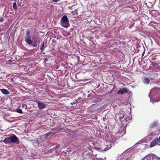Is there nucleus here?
Here are the masks:
<instances>
[{
  "label": "nucleus",
  "mask_w": 160,
  "mask_h": 160,
  "mask_svg": "<svg viewBox=\"0 0 160 160\" xmlns=\"http://www.w3.org/2000/svg\"><path fill=\"white\" fill-rule=\"evenodd\" d=\"M150 101H151V102H153V101L152 100H151H151H150Z\"/></svg>",
  "instance_id": "79ce46f5"
},
{
  "label": "nucleus",
  "mask_w": 160,
  "mask_h": 160,
  "mask_svg": "<svg viewBox=\"0 0 160 160\" xmlns=\"http://www.w3.org/2000/svg\"><path fill=\"white\" fill-rule=\"evenodd\" d=\"M96 148V149H98V150H99V149H100V148Z\"/></svg>",
  "instance_id": "a19ab883"
},
{
  "label": "nucleus",
  "mask_w": 160,
  "mask_h": 160,
  "mask_svg": "<svg viewBox=\"0 0 160 160\" xmlns=\"http://www.w3.org/2000/svg\"><path fill=\"white\" fill-rule=\"evenodd\" d=\"M153 158L154 159H155L158 160H160V157H158L157 155H154L153 156Z\"/></svg>",
  "instance_id": "a211bd4d"
},
{
  "label": "nucleus",
  "mask_w": 160,
  "mask_h": 160,
  "mask_svg": "<svg viewBox=\"0 0 160 160\" xmlns=\"http://www.w3.org/2000/svg\"><path fill=\"white\" fill-rule=\"evenodd\" d=\"M114 89V87H113V88L112 89V90H111L110 91H109V92H108L107 94H111V93H112L113 92V90Z\"/></svg>",
  "instance_id": "412c9836"
},
{
  "label": "nucleus",
  "mask_w": 160,
  "mask_h": 160,
  "mask_svg": "<svg viewBox=\"0 0 160 160\" xmlns=\"http://www.w3.org/2000/svg\"><path fill=\"white\" fill-rule=\"evenodd\" d=\"M148 155L146 156L145 157H143L141 160H144L145 159V158L148 157Z\"/></svg>",
  "instance_id": "7c9ffc66"
},
{
  "label": "nucleus",
  "mask_w": 160,
  "mask_h": 160,
  "mask_svg": "<svg viewBox=\"0 0 160 160\" xmlns=\"http://www.w3.org/2000/svg\"><path fill=\"white\" fill-rule=\"evenodd\" d=\"M59 147V146L58 145V146H56L54 148H53V149H57V148H58Z\"/></svg>",
  "instance_id": "c9c22d12"
},
{
  "label": "nucleus",
  "mask_w": 160,
  "mask_h": 160,
  "mask_svg": "<svg viewBox=\"0 0 160 160\" xmlns=\"http://www.w3.org/2000/svg\"><path fill=\"white\" fill-rule=\"evenodd\" d=\"M13 8L14 10H16L17 9V6L16 2L13 3Z\"/></svg>",
  "instance_id": "f3484780"
},
{
  "label": "nucleus",
  "mask_w": 160,
  "mask_h": 160,
  "mask_svg": "<svg viewBox=\"0 0 160 160\" xmlns=\"http://www.w3.org/2000/svg\"><path fill=\"white\" fill-rule=\"evenodd\" d=\"M0 90L1 92L4 94L7 95L10 93V92L7 90L5 89H0Z\"/></svg>",
  "instance_id": "9d476101"
},
{
  "label": "nucleus",
  "mask_w": 160,
  "mask_h": 160,
  "mask_svg": "<svg viewBox=\"0 0 160 160\" xmlns=\"http://www.w3.org/2000/svg\"><path fill=\"white\" fill-rule=\"evenodd\" d=\"M150 79L148 78H144L143 82L146 84H148L150 82Z\"/></svg>",
  "instance_id": "f8f14e48"
},
{
  "label": "nucleus",
  "mask_w": 160,
  "mask_h": 160,
  "mask_svg": "<svg viewBox=\"0 0 160 160\" xmlns=\"http://www.w3.org/2000/svg\"><path fill=\"white\" fill-rule=\"evenodd\" d=\"M110 148H105L104 149H103V150L104 151H106L108 150Z\"/></svg>",
  "instance_id": "72a5a7b5"
},
{
  "label": "nucleus",
  "mask_w": 160,
  "mask_h": 160,
  "mask_svg": "<svg viewBox=\"0 0 160 160\" xmlns=\"http://www.w3.org/2000/svg\"><path fill=\"white\" fill-rule=\"evenodd\" d=\"M118 116H119V120H121L122 119H123L124 117V114L123 113H120L118 114Z\"/></svg>",
  "instance_id": "4468645a"
},
{
  "label": "nucleus",
  "mask_w": 160,
  "mask_h": 160,
  "mask_svg": "<svg viewBox=\"0 0 160 160\" xmlns=\"http://www.w3.org/2000/svg\"><path fill=\"white\" fill-rule=\"evenodd\" d=\"M16 111L18 113H23V112L22 111L21 109L17 108L16 109Z\"/></svg>",
  "instance_id": "dca6fc26"
},
{
  "label": "nucleus",
  "mask_w": 160,
  "mask_h": 160,
  "mask_svg": "<svg viewBox=\"0 0 160 160\" xmlns=\"http://www.w3.org/2000/svg\"><path fill=\"white\" fill-rule=\"evenodd\" d=\"M159 142L158 138H155L150 143V147H153L156 145H158Z\"/></svg>",
  "instance_id": "39448f33"
},
{
  "label": "nucleus",
  "mask_w": 160,
  "mask_h": 160,
  "mask_svg": "<svg viewBox=\"0 0 160 160\" xmlns=\"http://www.w3.org/2000/svg\"><path fill=\"white\" fill-rule=\"evenodd\" d=\"M3 142H4L5 144H10L11 143L10 137L7 138H6L3 140Z\"/></svg>",
  "instance_id": "6e6552de"
},
{
  "label": "nucleus",
  "mask_w": 160,
  "mask_h": 160,
  "mask_svg": "<svg viewBox=\"0 0 160 160\" xmlns=\"http://www.w3.org/2000/svg\"><path fill=\"white\" fill-rule=\"evenodd\" d=\"M77 58H78V60H79L80 59V57L79 56H76Z\"/></svg>",
  "instance_id": "4c0bfd02"
},
{
  "label": "nucleus",
  "mask_w": 160,
  "mask_h": 160,
  "mask_svg": "<svg viewBox=\"0 0 160 160\" xmlns=\"http://www.w3.org/2000/svg\"><path fill=\"white\" fill-rule=\"evenodd\" d=\"M82 99V98H78V99H77V100H76V102H80V100Z\"/></svg>",
  "instance_id": "c85d7f7f"
},
{
  "label": "nucleus",
  "mask_w": 160,
  "mask_h": 160,
  "mask_svg": "<svg viewBox=\"0 0 160 160\" xmlns=\"http://www.w3.org/2000/svg\"><path fill=\"white\" fill-rule=\"evenodd\" d=\"M26 34L28 35H30V31L29 30H28L26 32Z\"/></svg>",
  "instance_id": "bb28decb"
},
{
  "label": "nucleus",
  "mask_w": 160,
  "mask_h": 160,
  "mask_svg": "<svg viewBox=\"0 0 160 160\" xmlns=\"http://www.w3.org/2000/svg\"><path fill=\"white\" fill-rule=\"evenodd\" d=\"M27 105L25 104H23L22 105V108H24L26 109L27 108Z\"/></svg>",
  "instance_id": "6ab92c4d"
},
{
  "label": "nucleus",
  "mask_w": 160,
  "mask_h": 160,
  "mask_svg": "<svg viewBox=\"0 0 160 160\" xmlns=\"http://www.w3.org/2000/svg\"><path fill=\"white\" fill-rule=\"evenodd\" d=\"M11 143L12 142L16 143L17 144L19 143L20 142L19 139L14 134H12L11 137H10Z\"/></svg>",
  "instance_id": "7ed1b4c3"
},
{
  "label": "nucleus",
  "mask_w": 160,
  "mask_h": 160,
  "mask_svg": "<svg viewBox=\"0 0 160 160\" xmlns=\"http://www.w3.org/2000/svg\"><path fill=\"white\" fill-rule=\"evenodd\" d=\"M128 91V89L127 88H120L118 92V94H123L127 93Z\"/></svg>",
  "instance_id": "20e7f679"
},
{
  "label": "nucleus",
  "mask_w": 160,
  "mask_h": 160,
  "mask_svg": "<svg viewBox=\"0 0 160 160\" xmlns=\"http://www.w3.org/2000/svg\"><path fill=\"white\" fill-rule=\"evenodd\" d=\"M155 12V10H152V11H151V12H152V13H153V12Z\"/></svg>",
  "instance_id": "e433bc0d"
},
{
  "label": "nucleus",
  "mask_w": 160,
  "mask_h": 160,
  "mask_svg": "<svg viewBox=\"0 0 160 160\" xmlns=\"http://www.w3.org/2000/svg\"><path fill=\"white\" fill-rule=\"evenodd\" d=\"M100 29V27H95L94 28L92 29V31H91L93 32H96L97 31L99 30Z\"/></svg>",
  "instance_id": "2eb2a0df"
},
{
  "label": "nucleus",
  "mask_w": 160,
  "mask_h": 160,
  "mask_svg": "<svg viewBox=\"0 0 160 160\" xmlns=\"http://www.w3.org/2000/svg\"><path fill=\"white\" fill-rule=\"evenodd\" d=\"M26 41L28 44L30 45H31L32 42L31 37L30 36L26 38Z\"/></svg>",
  "instance_id": "0eeeda50"
},
{
  "label": "nucleus",
  "mask_w": 160,
  "mask_h": 160,
  "mask_svg": "<svg viewBox=\"0 0 160 160\" xmlns=\"http://www.w3.org/2000/svg\"><path fill=\"white\" fill-rule=\"evenodd\" d=\"M34 40L35 42L38 43L40 42L41 38L39 37L36 36L34 37Z\"/></svg>",
  "instance_id": "1a4fd4ad"
},
{
  "label": "nucleus",
  "mask_w": 160,
  "mask_h": 160,
  "mask_svg": "<svg viewBox=\"0 0 160 160\" xmlns=\"http://www.w3.org/2000/svg\"><path fill=\"white\" fill-rule=\"evenodd\" d=\"M44 41H43V42L41 44L40 46V47H42V48H43L44 47Z\"/></svg>",
  "instance_id": "393cba45"
},
{
  "label": "nucleus",
  "mask_w": 160,
  "mask_h": 160,
  "mask_svg": "<svg viewBox=\"0 0 160 160\" xmlns=\"http://www.w3.org/2000/svg\"><path fill=\"white\" fill-rule=\"evenodd\" d=\"M144 53V52H143V53L142 54V56H143V55Z\"/></svg>",
  "instance_id": "37998d69"
},
{
  "label": "nucleus",
  "mask_w": 160,
  "mask_h": 160,
  "mask_svg": "<svg viewBox=\"0 0 160 160\" xmlns=\"http://www.w3.org/2000/svg\"><path fill=\"white\" fill-rule=\"evenodd\" d=\"M48 61V59L47 58H45L44 59L43 61V63L45 64H46V62Z\"/></svg>",
  "instance_id": "aec40b11"
},
{
  "label": "nucleus",
  "mask_w": 160,
  "mask_h": 160,
  "mask_svg": "<svg viewBox=\"0 0 160 160\" xmlns=\"http://www.w3.org/2000/svg\"><path fill=\"white\" fill-rule=\"evenodd\" d=\"M61 25L65 28L69 27L70 24L67 17L66 15L63 16L61 20Z\"/></svg>",
  "instance_id": "f257e3e1"
},
{
  "label": "nucleus",
  "mask_w": 160,
  "mask_h": 160,
  "mask_svg": "<svg viewBox=\"0 0 160 160\" xmlns=\"http://www.w3.org/2000/svg\"><path fill=\"white\" fill-rule=\"evenodd\" d=\"M58 130V128H54L52 129V131H54V130Z\"/></svg>",
  "instance_id": "cd10ccee"
},
{
  "label": "nucleus",
  "mask_w": 160,
  "mask_h": 160,
  "mask_svg": "<svg viewBox=\"0 0 160 160\" xmlns=\"http://www.w3.org/2000/svg\"><path fill=\"white\" fill-rule=\"evenodd\" d=\"M75 104H77V102L76 101L75 102H72V103H71V104L72 105H74Z\"/></svg>",
  "instance_id": "473e14b6"
},
{
  "label": "nucleus",
  "mask_w": 160,
  "mask_h": 160,
  "mask_svg": "<svg viewBox=\"0 0 160 160\" xmlns=\"http://www.w3.org/2000/svg\"><path fill=\"white\" fill-rule=\"evenodd\" d=\"M152 65L154 67H155L157 64V63L155 62H153L152 63Z\"/></svg>",
  "instance_id": "4be33fe9"
},
{
  "label": "nucleus",
  "mask_w": 160,
  "mask_h": 160,
  "mask_svg": "<svg viewBox=\"0 0 160 160\" xmlns=\"http://www.w3.org/2000/svg\"><path fill=\"white\" fill-rule=\"evenodd\" d=\"M37 43H35H35L33 44H32V45L33 47H36L37 46Z\"/></svg>",
  "instance_id": "c756f323"
},
{
  "label": "nucleus",
  "mask_w": 160,
  "mask_h": 160,
  "mask_svg": "<svg viewBox=\"0 0 160 160\" xmlns=\"http://www.w3.org/2000/svg\"><path fill=\"white\" fill-rule=\"evenodd\" d=\"M100 101L99 99L98 98H96L95 99H93L92 100L91 102L92 103H97Z\"/></svg>",
  "instance_id": "ddd939ff"
},
{
  "label": "nucleus",
  "mask_w": 160,
  "mask_h": 160,
  "mask_svg": "<svg viewBox=\"0 0 160 160\" xmlns=\"http://www.w3.org/2000/svg\"><path fill=\"white\" fill-rule=\"evenodd\" d=\"M158 141L159 144L158 145H160V136L158 138Z\"/></svg>",
  "instance_id": "2f4dec72"
},
{
  "label": "nucleus",
  "mask_w": 160,
  "mask_h": 160,
  "mask_svg": "<svg viewBox=\"0 0 160 160\" xmlns=\"http://www.w3.org/2000/svg\"><path fill=\"white\" fill-rule=\"evenodd\" d=\"M61 66H62L65 69L67 68V67L64 64H62Z\"/></svg>",
  "instance_id": "a878e982"
},
{
  "label": "nucleus",
  "mask_w": 160,
  "mask_h": 160,
  "mask_svg": "<svg viewBox=\"0 0 160 160\" xmlns=\"http://www.w3.org/2000/svg\"><path fill=\"white\" fill-rule=\"evenodd\" d=\"M38 106L40 109H42L45 108L46 107V105L44 104L38 102Z\"/></svg>",
  "instance_id": "423d86ee"
},
{
  "label": "nucleus",
  "mask_w": 160,
  "mask_h": 160,
  "mask_svg": "<svg viewBox=\"0 0 160 160\" xmlns=\"http://www.w3.org/2000/svg\"><path fill=\"white\" fill-rule=\"evenodd\" d=\"M64 152V153L65 154H68L67 152Z\"/></svg>",
  "instance_id": "ea45409f"
},
{
  "label": "nucleus",
  "mask_w": 160,
  "mask_h": 160,
  "mask_svg": "<svg viewBox=\"0 0 160 160\" xmlns=\"http://www.w3.org/2000/svg\"><path fill=\"white\" fill-rule=\"evenodd\" d=\"M60 0H52V1H53V2H58V1H59Z\"/></svg>",
  "instance_id": "f704fd0d"
},
{
  "label": "nucleus",
  "mask_w": 160,
  "mask_h": 160,
  "mask_svg": "<svg viewBox=\"0 0 160 160\" xmlns=\"http://www.w3.org/2000/svg\"><path fill=\"white\" fill-rule=\"evenodd\" d=\"M43 48L40 47V50H41L42 51V50Z\"/></svg>",
  "instance_id": "58836bf2"
},
{
  "label": "nucleus",
  "mask_w": 160,
  "mask_h": 160,
  "mask_svg": "<svg viewBox=\"0 0 160 160\" xmlns=\"http://www.w3.org/2000/svg\"><path fill=\"white\" fill-rule=\"evenodd\" d=\"M43 54H45V52H43Z\"/></svg>",
  "instance_id": "c03bdc74"
},
{
  "label": "nucleus",
  "mask_w": 160,
  "mask_h": 160,
  "mask_svg": "<svg viewBox=\"0 0 160 160\" xmlns=\"http://www.w3.org/2000/svg\"><path fill=\"white\" fill-rule=\"evenodd\" d=\"M4 18L3 17H0V22H3L4 21Z\"/></svg>",
  "instance_id": "b1692460"
},
{
  "label": "nucleus",
  "mask_w": 160,
  "mask_h": 160,
  "mask_svg": "<svg viewBox=\"0 0 160 160\" xmlns=\"http://www.w3.org/2000/svg\"><path fill=\"white\" fill-rule=\"evenodd\" d=\"M52 132H49L48 133H46L45 135L46 136H48L51 134Z\"/></svg>",
  "instance_id": "5701e85b"
},
{
  "label": "nucleus",
  "mask_w": 160,
  "mask_h": 160,
  "mask_svg": "<svg viewBox=\"0 0 160 160\" xmlns=\"http://www.w3.org/2000/svg\"><path fill=\"white\" fill-rule=\"evenodd\" d=\"M158 125V122L155 121L151 123V125L150 126V127L151 128H153L154 127H155Z\"/></svg>",
  "instance_id": "9b49d317"
},
{
  "label": "nucleus",
  "mask_w": 160,
  "mask_h": 160,
  "mask_svg": "<svg viewBox=\"0 0 160 160\" xmlns=\"http://www.w3.org/2000/svg\"><path fill=\"white\" fill-rule=\"evenodd\" d=\"M160 88H155L151 90L150 93L149 94V97L151 98L150 94H152V93H154L156 94V96L154 97V98H156L158 97L159 94H160Z\"/></svg>",
  "instance_id": "f03ea898"
}]
</instances>
